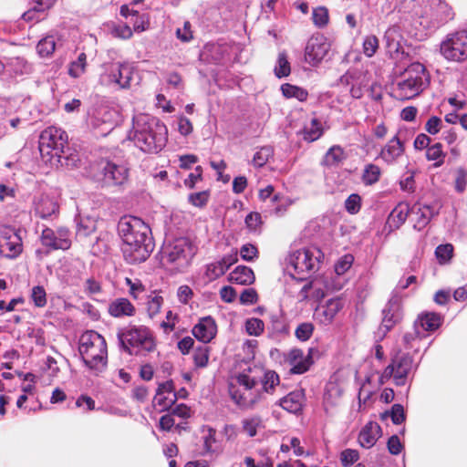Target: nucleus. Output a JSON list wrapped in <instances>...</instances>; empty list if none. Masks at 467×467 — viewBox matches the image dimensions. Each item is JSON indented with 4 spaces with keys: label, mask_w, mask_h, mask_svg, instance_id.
I'll return each instance as SVG.
<instances>
[{
    "label": "nucleus",
    "mask_w": 467,
    "mask_h": 467,
    "mask_svg": "<svg viewBox=\"0 0 467 467\" xmlns=\"http://www.w3.org/2000/svg\"><path fill=\"white\" fill-rule=\"evenodd\" d=\"M279 384V376L273 370L265 373L249 368L232 379L229 393L241 410H254L261 404L266 394H272Z\"/></svg>",
    "instance_id": "obj_1"
},
{
    "label": "nucleus",
    "mask_w": 467,
    "mask_h": 467,
    "mask_svg": "<svg viewBox=\"0 0 467 467\" xmlns=\"http://www.w3.org/2000/svg\"><path fill=\"white\" fill-rule=\"evenodd\" d=\"M123 241L122 251L130 264L144 262L153 249L150 228L140 218L125 216L118 225Z\"/></svg>",
    "instance_id": "obj_2"
},
{
    "label": "nucleus",
    "mask_w": 467,
    "mask_h": 467,
    "mask_svg": "<svg viewBox=\"0 0 467 467\" xmlns=\"http://www.w3.org/2000/svg\"><path fill=\"white\" fill-rule=\"evenodd\" d=\"M168 130L158 119L144 113L136 114L129 139L147 153H157L166 144Z\"/></svg>",
    "instance_id": "obj_3"
},
{
    "label": "nucleus",
    "mask_w": 467,
    "mask_h": 467,
    "mask_svg": "<svg viewBox=\"0 0 467 467\" xmlns=\"http://www.w3.org/2000/svg\"><path fill=\"white\" fill-rule=\"evenodd\" d=\"M78 351L85 366L95 375L103 372L108 363L105 338L96 331L84 332L79 338Z\"/></svg>",
    "instance_id": "obj_4"
},
{
    "label": "nucleus",
    "mask_w": 467,
    "mask_h": 467,
    "mask_svg": "<svg viewBox=\"0 0 467 467\" xmlns=\"http://www.w3.org/2000/svg\"><path fill=\"white\" fill-rule=\"evenodd\" d=\"M430 85V74L419 63L410 64L400 76L393 92L400 100L411 99L422 93Z\"/></svg>",
    "instance_id": "obj_5"
},
{
    "label": "nucleus",
    "mask_w": 467,
    "mask_h": 467,
    "mask_svg": "<svg viewBox=\"0 0 467 467\" xmlns=\"http://www.w3.org/2000/svg\"><path fill=\"white\" fill-rule=\"evenodd\" d=\"M323 253L317 247H304L291 252L286 258V272L297 280H305L318 270Z\"/></svg>",
    "instance_id": "obj_6"
},
{
    "label": "nucleus",
    "mask_w": 467,
    "mask_h": 467,
    "mask_svg": "<svg viewBox=\"0 0 467 467\" xmlns=\"http://www.w3.org/2000/svg\"><path fill=\"white\" fill-rule=\"evenodd\" d=\"M67 147V135L60 128L47 127L39 140V151L42 159L51 166L63 165V160H67L65 149Z\"/></svg>",
    "instance_id": "obj_7"
},
{
    "label": "nucleus",
    "mask_w": 467,
    "mask_h": 467,
    "mask_svg": "<svg viewBox=\"0 0 467 467\" xmlns=\"http://www.w3.org/2000/svg\"><path fill=\"white\" fill-rule=\"evenodd\" d=\"M195 253V245L186 237L174 239L168 243L162 250L163 257L179 272L190 265Z\"/></svg>",
    "instance_id": "obj_8"
},
{
    "label": "nucleus",
    "mask_w": 467,
    "mask_h": 467,
    "mask_svg": "<svg viewBox=\"0 0 467 467\" xmlns=\"http://www.w3.org/2000/svg\"><path fill=\"white\" fill-rule=\"evenodd\" d=\"M120 347L132 353L131 348L139 351L151 352L155 348V341L151 331L145 326H132L125 331L118 333Z\"/></svg>",
    "instance_id": "obj_9"
},
{
    "label": "nucleus",
    "mask_w": 467,
    "mask_h": 467,
    "mask_svg": "<svg viewBox=\"0 0 467 467\" xmlns=\"http://www.w3.org/2000/svg\"><path fill=\"white\" fill-rule=\"evenodd\" d=\"M412 368V358L408 353L398 350L392 356L389 365L381 373L379 382L380 384H385L392 379L397 386H404Z\"/></svg>",
    "instance_id": "obj_10"
},
{
    "label": "nucleus",
    "mask_w": 467,
    "mask_h": 467,
    "mask_svg": "<svg viewBox=\"0 0 467 467\" xmlns=\"http://www.w3.org/2000/svg\"><path fill=\"white\" fill-rule=\"evenodd\" d=\"M441 54L450 61L462 62L467 59V31H457L446 36L441 43Z\"/></svg>",
    "instance_id": "obj_11"
},
{
    "label": "nucleus",
    "mask_w": 467,
    "mask_h": 467,
    "mask_svg": "<svg viewBox=\"0 0 467 467\" xmlns=\"http://www.w3.org/2000/svg\"><path fill=\"white\" fill-rule=\"evenodd\" d=\"M104 71L100 76L101 83L105 85H117L120 88L130 87L133 68L126 62H110L103 65Z\"/></svg>",
    "instance_id": "obj_12"
},
{
    "label": "nucleus",
    "mask_w": 467,
    "mask_h": 467,
    "mask_svg": "<svg viewBox=\"0 0 467 467\" xmlns=\"http://www.w3.org/2000/svg\"><path fill=\"white\" fill-rule=\"evenodd\" d=\"M96 178L107 185H121L128 180L129 170L125 165L102 160L97 164Z\"/></svg>",
    "instance_id": "obj_13"
},
{
    "label": "nucleus",
    "mask_w": 467,
    "mask_h": 467,
    "mask_svg": "<svg viewBox=\"0 0 467 467\" xmlns=\"http://www.w3.org/2000/svg\"><path fill=\"white\" fill-rule=\"evenodd\" d=\"M22 239L15 228L0 226V255L15 258L22 252Z\"/></svg>",
    "instance_id": "obj_14"
},
{
    "label": "nucleus",
    "mask_w": 467,
    "mask_h": 467,
    "mask_svg": "<svg viewBox=\"0 0 467 467\" xmlns=\"http://www.w3.org/2000/svg\"><path fill=\"white\" fill-rule=\"evenodd\" d=\"M41 244L50 250H67L71 246L70 232L67 227L56 230L45 227L40 235Z\"/></svg>",
    "instance_id": "obj_15"
},
{
    "label": "nucleus",
    "mask_w": 467,
    "mask_h": 467,
    "mask_svg": "<svg viewBox=\"0 0 467 467\" xmlns=\"http://www.w3.org/2000/svg\"><path fill=\"white\" fill-rule=\"evenodd\" d=\"M330 43L324 36H312L305 48V60L311 66H317L330 50Z\"/></svg>",
    "instance_id": "obj_16"
},
{
    "label": "nucleus",
    "mask_w": 467,
    "mask_h": 467,
    "mask_svg": "<svg viewBox=\"0 0 467 467\" xmlns=\"http://www.w3.org/2000/svg\"><path fill=\"white\" fill-rule=\"evenodd\" d=\"M405 152V141L398 131L380 150L378 158L386 164L396 163Z\"/></svg>",
    "instance_id": "obj_17"
},
{
    "label": "nucleus",
    "mask_w": 467,
    "mask_h": 467,
    "mask_svg": "<svg viewBox=\"0 0 467 467\" xmlns=\"http://www.w3.org/2000/svg\"><path fill=\"white\" fill-rule=\"evenodd\" d=\"M382 314L383 318L380 329H384V331H389L400 320L401 296L396 291H393L389 302L382 311Z\"/></svg>",
    "instance_id": "obj_18"
},
{
    "label": "nucleus",
    "mask_w": 467,
    "mask_h": 467,
    "mask_svg": "<svg viewBox=\"0 0 467 467\" xmlns=\"http://www.w3.org/2000/svg\"><path fill=\"white\" fill-rule=\"evenodd\" d=\"M177 400V395L174 391L172 381H165L159 384L156 395L153 399V404L161 411L168 410Z\"/></svg>",
    "instance_id": "obj_19"
},
{
    "label": "nucleus",
    "mask_w": 467,
    "mask_h": 467,
    "mask_svg": "<svg viewBox=\"0 0 467 467\" xmlns=\"http://www.w3.org/2000/svg\"><path fill=\"white\" fill-rule=\"evenodd\" d=\"M388 54L393 58H399L404 54L403 36L400 26L389 27L384 35Z\"/></svg>",
    "instance_id": "obj_20"
},
{
    "label": "nucleus",
    "mask_w": 467,
    "mask_h": 467,
    "mask_svg": "<svg viewBox=\"0 0 467 467\" xmlns=\"http://www.w3.org/2000/svg\"><path fill=\"white\" fill-rule=\"evenodd\" d=\"M310 348L306 356L304 355L303 351L299 348H293L287 355L286 361L290 368L292 374H303L308 370L312 364Z\"/></svg>",
    "instance_id": "obj_21"
},
{
    "label": "nucleus",
    "mask_w": 467,
    "mask_h": 467,
    "mask_svg": "<svg viewBox=\"0 0 467 467\" xmlns=\"http://www.w3.org/2000/svg\"><path fill=\"white\" fill-rule=\"evenodd\" d=\"M216 333L217 326L214 319L211 317L201 318L192 328L193 336L203 343L210 342Z\"/></svg>",
    "instance_id": "obj_22"
},
{
    "label": "nucleus",
    "mask_w": 467,
    "mask_h": 467,
    "mask_svg": "<svg viewBox=\"0 0 467 467\" xmlns=\"http://www.w3.org/2000/svg\"><path fill=\"white\" fill-rule=\"evenodd\" d=\"M344 304L338 297L328 300L325 305L316 309V317L323 324H330L337 313L343 308Z\"/></svg>",
    "instance_id": "obj_23"
},
{
    "label": "nucleus",
    "mask_w": 467,
    "mask_h": 467,
    "mask_svg": "<svg viewBox=\"0 0 467 467\" xmlns=\"http://www.w3.org/2000/svg\"><path fill=\"white\" fill-rule=\"evenodd\" d=\"M237 262V252L223 256L221 260L207 265L205 275L209 280H215L216 278L224 275V273Z\"/></svg>",
    "instance_id": "obj_24"
},
{
    "label": "nucleus",
    "mask_w": 467,
    "mask_h": 467,
    "mask_svg": "<svg viewBox=\"0 0 467 467\" xmlns=\"http://www.w3.org/2000/svg\"><path fill=\"white\" fill-rule=\"evenodd\" d=\"M34 211L38 217L47 219L58 212V204L57 201L49 195L41 194L35 200Z\"/></svg>",
    "instance_id": "obj_25"
},
{
    "label": "nucleus",
    "mask_w": 467,
    "mask_h": 467,
    "mask_svg": "<svg viewBox=\"0 0 467 467\" xmlns=\"http://www.w3.org/2000/svg\"><path fill=\"white\" fill-rule=\"evenodd\" d=\"M411 212L414 215V228L418 231L422 230L428 225L431 218L438 213V209L433 205L415 204Z\"/></svg>",
    "instance_id": "obj_26"
},
{
    "label": "nucleus",
    "mask_w": 467,
    "mask_h": 467,
    "mask_svg": "<svg viewBox=\"0 0 467 467\" xmlns=\"http://www.w3.org/2000/svg\"><path fill=\"white\" fill-rule=\"evenodd\" d=\"M328 285L322 279H315L304 285L299 293L300 300L313 298L315 300L322 299L326 295Z\"/></svg>",
    "instance_id": "obj_27"
},
{
    "label": "nucleus",
    "mask_w": 467,
    "mask_h": 467,
    "mask_svg": "<svg viewBox=\"0 0 467 467\" xmlns=\"http://www.w3.org/2000/svg\"><path fill=\"white\" fill-rule=\"evenodd\" d=\"M380 436V426L377 422L369 421L360 431L358 442L363 448L369 449L375 445Z\"/></svg>",
    "instance_id": "obj_28"
},
{
    "label": "nucleus",
    "mask_w": 467,
    "mask_h": 467,
    "mask_svg": "<svg viewBox=\"0 0 467 467\" xmlns=\"http://www.w3.org/2000/svg\"><path fill=\"white\" fill-rule=\"evenodd\" d=\"M343 388L337 382L329 381L324 393V409L329 414L331 410L338 406L343 394Z\"/></svg>",
    "instance_id": "obj_29"
},
{
    "label": "nucleus",
    "mask_w": 467,
    "mask_h": 467,
    "mask_svg": "<svg viewBox=\"0 0 467 467\" xmlns=\"http://www.w3.org/2000/svg\"><path fill=\"white\" fill-rule=\"evenodd\" d=\"M116 111L109 109L107 108L101 109L95 116L93 120V126L96 129L101 128L99 135L105 136L109 134L115 126Z\"/></svg>",
    "instance_id": "obj_30"
},
{
    "label": "nucleus",
    "mask_w": 467,
    "mask_h": 467,
    "mask_svg": "<svg viewBox=\"0 0 467 467\" xmlns=\"http://www.w3.org/2000/svg\"><path fill=\"white\" fill-rule=\"evenodd\" d=\"M305 395L302 390L290 392L279 400V405L290 413H298L302 410Z\"/></svg>",
    "instance_id": "obj_31"
},
{
    "label": "nucleus",
    "mask_w": 467,
    "mask_h": 467,
    "mask_svg": "<svg viewBox=\"0 0 467 467\" xmlns=\"http://www.w3.org/2000/svg\"><path fill=\"white\" fill-rule=\"evenodd\" d=\"M135 307L127 298H117L109 305V313L114 317H132Z\"/></svg>",
    "instance_id": "obj_32"
},
{
    "label": "nucleus",
    "mask_w": 467,
    "mask_h": 467,
    "mask_svg": "<svg viewBox=\"0 0 467 467\" xmlns=\"http://www.w3.org/2000/svg\"><path fill=\"white\" fill-rule=\"evenodd\" d=\"M441 324V317L436 313H425L419 317L415 322V329L418 335H421L420 327L423 331H434Z\"/></svg>",
    "instance_id": "obj_33"
},
{
    "label": "nucleus",
    "mask_w": 467,
    "mask_h": 467,
    "mask_svg": "<svg viewBox=\"0 0 467 467\" xmlns=\"http://www.w3.org/2000/svg\"><path fill=\"white\" fill-rule=\"evenodd\" d=\"M410 213V206L406 202H400L390 213L388 224L390 229H399L406 221Z\"/></svg>",
    "instance_id": "obj_34"
},
{
    "label": "nucleus",
    "mask_w": 467,
    "mask_h": 467,
    "mask_svg": "<svg viewBox=\"0 0 467 467\" xmlns=\"http://www.w3.org/2000/svg\"><path fill=\"white\" fill-rule=\"evenodd\" d=\"M431 10L433 12L432 19L438 24L451 20L454 16L451 7L441 0L433 1Z\"/></svg>",
    "instance_id": "obj_35"
},
{
    "label": "nucleus",
    "mask_w": 467,
    "mask_h": 467,
    "mask_svg": "<svg viewBox=\"0 0 467 467\" xmlns=\"http://www.w3.org/2000/svg\"><path fill=\"white\" fill-rule=\"evenodd\" d=\"M254 279L255 277L253 270L244 265H238L229 275V281L238 285H251L254 282Z\"/></svg>",
    "instance_id": "obj_36"
},
{
    "label": "nucleus",
    "mask_w": 467,
    "mask_h": 467,
    "mask_svg": "<svg viewBox=\"0 0 467 467\" xmlns=\"http://www.w3.org/2000/svg\"><path fill=\"white\" fill-rule=\"evenodd\" d=\"M52 5L50 0H38L36 5L22 16L26 22H38L44 17V13Z\"/></svg>",
    "instance_id": "obj_37"
},
{
    "label": "nucleus",
    "mask_w": 467,
    "mask_h": 467,
    "mask_svg": "<svg viewBox=\"0 0 467 467\" xmlns=\"http://www.w3.org/2000/svg\"><path fill=\"white\" fill-rule=\"evenodd\" d=\"M268 336L271 338L278 339L288 334V327L285 320L277 316L272 315L270 325L268 326Z\"/></svg>",
    "instance_id": "obj_38"
},
{
    "label": "nucleus",
    "mask_w": 467,
    "mask_h": 467,
    "mask_svg": "<svg viewBox=\"0 0 467 467\" xmlns=\"http://www.w3.org/2000/svg\"><path fill=\"white\" fill-rule=\"evenodd\" d=\"M242 431L249 437H254L257 431L264 427L263 420L258 415L244 418L241 421Z\"/></svg>",
    "instance_id": "obj_39"
},
{
    "label": "nucleus",
    "mask_w": 467,
    "mask_h": 467,
    "mask_svg": "<svg viewBox=\"0 0 467 467\" xmlns=\"http://www.w3.org/2000/svg\"><path fill=\"white\" fill-rule=\"evenodd\" d=\"M346 159V153L342 147L332 146L323 158V164L327 166H337Z\"/></svg>",
    "instance_id": "obj_40"
},
{
    "label": "nucleus",
    "mask_w": 467,
    "mask_h": 467,
    "mask_svg": "<svg viewBox=\"0 0 467 467\" xmlns=\"http://www.w3.org/2000/svg\"><path fill=\"white\" fill-rule=\"evenodd\" d=\"M446 153L442 150L441 143H435L426 150V158L428 161H434L433 167L438 168L444 163Z\"/></svg>",
    "instance_id": "obj_41"
},
{
    "label": "nucleus",
    "mask_w": 467,
    "mask_h": 467,
    "mask_svg": "<svg viewBox=\"0 0 467 467\" xmlns=\"http://www.w3.org/2000/svg\"><path fill=\"white\" fill-rule=\"evenodd\" d=\"M323 134L321 122L313 119L309 125L306 126L303 130V139L308 142H312L319 139Z\"/></svg>",
    "instance_id": "obj_42"
},
{
    "label": "nucleus",
    "mask_w": 467,
    "mask_h": 467,
    "mask_svg": "<svg viewBox=\"0 0 467 467\" xmlns=\"http://www.w3.org/2000/svg\"><path fill=\"white\" fill-rule=\"evenodd\" d=\"M405 5L400 6V10L404 13H409L413 17H424L428 16V11H422L421 6L425 4L426 0H404Z\"/></svg>",
    "instance_id": "obj_43"
},
{
    "label": "nucleus",
    "mask_w": 467,
    "mask_h": 467,
    "mask_svg": "<svg viewBox=\"0 0 467 467\" xmlns=\"http://www.w3.org/2000/svg\"><path fill=\"white\" fill-rule=\"evenodd\" d=\"M381 171L380 168L376 164H368L365 166L362 173V182L365 185H373L379 182L380 178Z\"/></svg>",
    "instance_id": "obj_44"
},
{
    "label": "nucleus",
    "mask_w": 467,
    "mask_h": 467,
    "mask_svg": "<svg viewBox=\"0 0 467 467\" xmlns=\"http://www.w3.org/2000/svg\"><path fill=\"white\" fill-rule=\"evenodd\" d=\"M281 90L285 98H295L301 102L306 101L308 97V92L306 89L287 83L282 85Z\"/></svg>",
    "instance_id": "obj_45"
},
{
    "label": "nucleus",
    "mask_w": 467,
    "mask_h": 467,
    "mask_svg": "<svg viewBox=\"0 0 467 467\" xmlns=\"http://www.w3.org/2000/svg\"><path fill=\"white\" fill-rule=\"evenodd\" d=\"M87 67V55L84 52L78 54L76 60L70 63L68 68V74L72 78H79L81 77L85 71Z\"/></svg>",
    "instance_id": "obj_46"
},
{
    "label": "nucleus",
    "mask_w": 467,
    "mask_h": 467,
    "mask_svg": "<svg viewBox=\"0 0 467 467\" xmlns=\"http://www.w3.org/2000/svg\"><path fill=\"white\" fill-rule=\"evenodd\" d=\"M7 67L15 75L29 74L32 71V67L23 57L10 58Z\"/></svg>",
    "instance_id": "obj_47"
},
{
    "label": "nucleus",
    "mask_w": 467,
    "mask_h": 467,
    "mask_svg": "<svg viewBox=\"0 0 467 467\" xmlns=\"http://www.w3.org/2000/svg\"><path fill=\"white\" fill-rule=\"evenodd\" d=\"M292 203V200L288 197L279 195V199L276 202L270 204L266 212H268L270 215L283 216Z\"/></svg>",
    "instance_id": "obj_48"
},
{
    "label": "nucleus",
    "mask_w": 467,
    "mask_h": 467,
    "mask_svg": "<svg viewBox=\"0 0 467 467\" xmlns=\"http://www.w3.org/2000/svg\"><path fill=\"white\" fill-rule=\"evenodd\" d=\"M274 150L270 146L260 148L254 155L253 164L257 168L263 167L273 157Z\"/></svg>",
    "instance_id": "obj_49"
},
{
    "label": "nucleus",
    "mask_w": 467,
    "mask_h": 467,
    "mask_svg": "<svg viewBox=\"0 0 467 467\" xmlns=\"http://www.w3.org/2000/svg\"><path fill=\"white\" fill-rule=\"evenodd\" d=\"M379 47V38L374 35H367L363 38L362 52L367 57H372Z\"/></svg>",
    "instance_id": "obj_50"
},
{
    "label": "nucleus",
    "mask_w": 467,
    "mask_h": 467,
    "mask_svg": "<svg viewBox=\"0 0 467 467\" xmlns=\"http://www.w3.org/2000/svg\"><path fill=\"white\" fill-rule=\"evenodd\" d=\"M97 229V223L92 217H80L78 222L77 233L79 235L88 236Z\"/></svg>",
    "instance_id": "obj_51"
},
{
    "label": "nucleus",
    "mask_w": 467,
    "mask_h": 467,
    "mask_svg": "<svg viewBox=\"0 0 467 467\" xmlns=\"http://www.w3.org/2000/svg\"><path fill=\"white\" fill-rule=\"evenodd\" d=\"M291 72L290 63L287 60L285 52L279 53L276 65L275 67V74L277 78H281L287 77Z\"/></svg>",
    "instance_id": "obj_52"
},
{
    "label": "nucleus",
    "mask_w": 467,
    "mask_h": 467,
    "mask_svg": "<svg viewBox=\"0 0 467 467\" xmlns=\"http://www.w3.org/2000/svg\"><path fill=\"white\" fill-rule=\"evenodd\" d=\"M110 34L117 38L130 39L133 33L132 29L126 24L123 23H112L110 25Z\"/></svg>",
    "instance_id": "obj_53"
},
{
    "label": "nucleus",
    "mask_w": 467,
    "mask_h": 467,
    "mask_svg": "<svg viewBox=\"0 0 467 467\" xmlns=\"http://www.w3.org/2000/svg\"><path fill=\"white\" fill-rule=\"evenodd\" d=\"M203 447L206 452L213 451V445L216 442V431L209 426H203L202 428Z\"/></svg>",
    "instance_id": "obj_54"
},
{
    "label": "nucleus",
    "mask_w": 467,
    "mask_h": 467,
    "mask_svg": "<svg viewBox=\"0 0 467 467\" xmlns=\"http://www.w3.org/2000/svg\"><path fill=\"white\" fill-rule=\"evenodd\" d=\"M162 304V296L156 294L149 296L147 301V312L150 318H153L157 314L160 313Z\"/></svg>",
    "instance_id": "obj_55"
},
{
    "label": "nucleus",
    "mask_w": 467,
    "mask_h": 467,
    "mask_svg": "<svg viewBox=\"0 0 467 467\" xmlns=\"http://www.w3.org/2000/svg\"><path fill=\"white\" fill-rule=\"evenodd\" d=\"M55 38L51 36L41 39L36 46L37 52L41 57H47L51 55L55 51Z\"/></svg>",
    "instance_id": "obj_56"
},
{
    "label": "nucleus",
    "mask_w": 467,
    "mask_h": 467,
    "mask_svg": "<svg viewBox=\"0 0 467 467\" xmlns=\"http://www.w3.org/2000/svg\"><path fill=\"white\" fill-rule=\"evenodd\" d=\"M245 330L250 336L258 337L265 330L264 322L256 317L248 318L245 321Z\"/></svg>",
    "instance_id": "obj_57"
},
{
    "label": "nucleus",
    "mask_w": 467,
    "mask_h": 467,
    "mask_svg": "<svg viewBox=\"0 0 467 467\" xmlns=\"http://www.w3.org/2000/svg\"><path fill=\"white\" fill-rule=\"evenodd\" d=\"M312 19L317 27H324L328 23V10L324 6L314 8L312 12Z\"/></svg>",
    "instance_id": "obj_58"
},
{
    "label": "nucleus",
    "mask_w": 467,
    "mask_h": 467,
    "mask_svg": "<svg viewBox=\"0 0 467 467\" xmlns=\"http://www.w3.org/2000/svg\"><path fill=\"white\" fill-rule=\"evenodd\" d=\"M30 297L36 307H44L47 305V293L42 285L34 286Z\"/></svg>",
    "instance_id": "obj_59"
},
{
    "label": "nucleus",
    "mask_w": 467,
    "mask_h": 467,
    "mask_svg": "<svg viewBox=\"0 0 467 467\" xmlns=\"http://www.w3.org/2000/svg\"><path fill=\"white\" fill-rule=\"evenodd\" d=\"M259 199L265 203L267 209L270 204H274L279 199V194H274V187L272 185L266 186L265 189L259 191Z\"/></svg>",
    "instance_id": "obj_60"
},
{
    "label": "nucleus",
    "mask_w": 467,
    "mask_h": 467,
    "mask_svg": "<svg viewBox=\"0 0 467 467\" xmlns=\"http://www.w3.org/2000/svg\"><path fill=\"white\" fill-rule=\"evenodd\" d=\"M354 257L352 254L343 255L335 265V272L337 275H344L353 265Z\"/></svg>",
    "instance_id": "obj_61"
},
{
    "label": "nucleus",
    "mask_w": 467,
    "mask_h": 467,
    "mask_svg": "<svg viewBox=\"0 0 467 467\" xmlns=\"http://www.w3.org/2000/svg\"><path fill=\"white\" fill-rule=\"evenodd\" d=\"M453 253V247L450 244H441L436 248L435 254L440 263L445 264L447 263Z\"/></svg>",
    "instance_id": "obj_62"
},
{
    "label": "nucleus",
    "mask_w": 467,
    "mask_h": 467,
    "mask_svg": "<svg viewBox=\"0 0 467 467\" xmlns=\"http://www.w3.org/2000/svg\"><path fill=\"white\" fill-rule=\"evenodd\" d=\"M240 255L243 260L252 262L258 257L257 247L252 244H245L240 248Z\"/></svg>",
    "instance_id": "obj_63"
},
{
    "label": "nucleus",
    "mask_w": 467,
    "mask_h": 467,
    "mask_svg": "<svg viewBox=\"0 0 467 467\" xmlns=\"http://www.w3.org/2000/svg\"><path fill=\"white\" fill-rule=\"evenodd\" d=\"M467 186V171L459 168L456 171V177L454 182V189L457 192L462 193L465 191Z\"/></svg>",
    "instance_id": "obj_64"
}]
</instances>
